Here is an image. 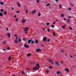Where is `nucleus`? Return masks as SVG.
I'll use <instances>...</instances> for the list:
<instances>
[{
  "label": "nucleus",
  "instance_id": "1",
  "mask_svg": "<svg viewBox=\"0 0 76 76\" xmlns=\"http://www.w3.org/2000/svg\"><path fill=\"white\" fill-rule=\"evenodd\" d=\"M28 30V28H27V27H26L23 30V31L24 32H27V31Z\"/></svg>",
  "mask_w": 76,
  "mask_h": 76
},
{
  "label": "nucleus",
  "instance_id": "2",
  "mask_svg": "<svg viewBox=\"0 0 76 76\" xmlns=\"http://www.w3.org/2000/svg\"><path fill=\"white\" fill-rule=\"evenodd\" d=\"M47 41V37H45L43 38V41Z\"/></svg>",
  "mask_w": 76,
  "mask_h": 76
},
{
  "label": "nucleus",
  "instance_id": "3",
  "mask_svg": "<svg viewBox=\"0 0 76 76\" xmlns=\"http://www.w3.org/2000/svg\"><path fill=\"white\" fill-rule=\"evenodd\" d=\"M55 64H56L57 66H60V64H59L58 63L57 61L55 62Z\"/></svg>",
  "mask_w": 76,
  "mask_h": 76
},
{
  "label": "nucleus",
  "instance_id": "4",
  "mask_svg": "<svg viewBox=\"0 0 76 76\" xmlns=\"http://www.w3.org/2000/svg\"><path fill=\"white\" fill-rule=\"evenodd\" d=\"M41 49H38L36 50V52H39V51H41Z\"/></svg>",
  "mask_w": 76,
  "mask_h": 76
},
{
  "label": "nucleus",
  "instance_id": "5",
  "mask_svg": "<svg viewBox=\"0 0 76 76\" xmlns=\"http://www.w3.org/2000/svg\"><path fill=\"white\" fill-rule=\"evenodd\" d=\"M24 47H25V48H29V46L27 45L26 44H25Z\"/></svg>",
  "mask_w": 76,
  "mask_h": 76
},
{
  "label": "nucleus",
  "instance_id": "6",
  "mask_svg": "<svg viewBox=\"0 0 76 76\" xmlns=\"http://www.w3.org/2000/svg\"><path fill=\"white\" fill-rule=\"evenodd\" d=\"M65 71H66V72H69V69H67V68H66L65 69Z\"/></svg>",
  "mask_w": 76,
  "mask_h": 76
},
{
  "label": "nucleus",
  "instance_id": "7",
  "mask_svg": "<svg viewBox=\"0 0 76 76\" xmlns=\"http://www.w3.org/2000/svg\"><path fill=\"white\" fill-rule=\"evenodd\" d=\"M32 41V39H29L28 41V44H30L31 43V42Z\"/></svg>",
  "mask_w": 76,
  "mask_h": 76
},
{
  "label": "nucleus",
  "instance_id": "8",
  "mask_svg": "<svg viewBox=\"0 0 76 76\" xmlns=\"http://www.w3.org/2000/svg\"><path fill=\"white\" fill-rule=\"evenodd\" d=\"M49 61L50 62V63H52L53 61V59H49Z\"/></svg>",
  "mask_w": 76,
  "mask_h": 76
},
{
  "label": "nucleus",
  "instance_id": "9",
  "mask_svg": "<svg viewBox=\"0 0 76 76\" xmlns=\"http://www.w3.org/2000/svg\"><path fill=\"white\" fill-rule=\"evenodd\" d=\"M61 73V72L60 71H58L56 72V74L58 75V74H60Z\"/></svg>",
  "mask_w": 76,
  "mask_h": 76
},
{
  "label": "nucleus",
  "instance_id": "10",
  "mask_svg": "<svg viewBox=\"0 0 76 76\" xmlns=\"http://www.w3.org/2000/svg\"><path fill=\"white\" fill-rule=\"evenodd\" d=\"M69 5H70V6H74V4H73V3H70L69 4Z\"/></svg>",
  "mask_w": 76,
  "mask_h": 76
},
{
  "label": "nucleus",
  "instance_id": "11",
  "mask_svg": "<svg viewBox=\"0 0 76 76\" xmlns=\"http://www.w3.org/2000/svg\"><path fill=\"white\" fill-rule=\"evenodd\" d=\"M35 42L36 44H38V41L37 39L35 40Z\"/></svg>",
  "mask_w": 76,
  "mask_h": 76
},
{
  "label": "nucleus",
  "instance_id": "12",
  "mask_svg": "<svg viewBox=\"0 0 76 76\" xmlns=\"http://www.w3.org/2000/svg\"><path fill=\"white\" fill-rule=\"evenodd\" d=\"M15 44H17V43H18V40H16V39L15 40Z\"/></svg>",
  "mask_w": 76,
  "mask_h": 76
},
{
  "label": "nucleus",
  "instance_id": "13",
  "mask_svg": "<svg viewBox=\"0 0 76 76\" xmlns=\"http://www.w3.org/2000/svg\"><path fill=\"white\" fill-rule=\"evenodd\" d=\"M64 14H62L61 15V17H64Z\"/></svg>",
  "mask_w": 76,
  "mask_h": 76
},
{
  "label": "nucleus",
  "instance_id": "14",
  "mask_svg": "<svg viewBox=\"0 0 76 76\" xmlns=\"http://www.w3.org/2000/svg\"><path fill=\"white\" fill-rule=\"evenodd\" d=\"M31 56V54L30 53H28L27 55V57H29V56Z\"/></svg>",
  "mask_w": 76,
  "mask_h": 76
},
{
  "label": "nucleus",
  "instance_id": "15",
  "mask_svg": "<svg viewBox=\"0 0 76 76\" xmlns=\"http://www.w3.org/2000/svg\"><path fill=\"white\" fill-rule=\"evenodd\" d=\"M7 35L9 37V38H10V33H9V34H7Z\"/></svg>",
  "mask_w": 76,
  "mask_h": 76
},
{
  "label": "nucleus",
  "instance_id": "16",
  "mask_svg": "<svg viewBox=\"0 0 76 76\" xmlns=\"http://www.w3.org/2000/svg\"><path fill=\"white\" fill-rule=\"evenodd\" d=\"M36 11H35V10H33V12H32V13L33 14H34V13H35V12H36Z\"/></svg>",
  "mask_w": 76,
  "mask_h": 76
},
{
  "label": "nucleus",
  "instance_id": "17",
  "mask_svg": "<svg viewBox=\"0 0 76 76\" xmlns=\"http://www.w3.org/2000/svg\"><path fill=\"white\" fill-rule=\"evenodd\" d=\"M49 25H50V23H46V25H47V26Z\"/></svg>",
  "mask_w": 76,
  "mask_h": 76
},
{
  "label": "nucleus",
  "instance_id": "18",
  "mask_svg": "<svg viewBox=\"0 0 76 76\" xmlns=\"http://www.w3.org/2000/svg\"><path fill=\"white\" fill-rule=\"evenodd\" d=\"M31 43L32 44H34V40H32L31 39Z\"/></svg>",
  "mask_w": 76,
  "mask_h": 76
},
{
  "label": "nucleus",
  "instance_id": "19",
  "mask_svg": "<svg viewBox=\"0 0 76 76\" xmlns=\"http://www.w3.org/2000/svg\"><path fill=\"white\" fill-rule=\"evenodd\" d=\"M25 22H26V20H23L22 21L23 23H25Z\"/></svg>",
  "mask_w": 76,
  "mask_h": 76
},
{
  "label": "nucleus",
  "instance_id": "20",
  "mask_svg": "<svg viewBox=\"0 0 76 76\" xmlns=\"http://www.w3.org/2000/svg\"><path fill=\"white\" fill-rule=\"evenodd\" d=\"M11 60H12V58H11V57H9V58H8V60L9 61Z\"/></svg>",
  "mask_w": 76,
  "mask_h": 76
},
{
  "label": "nucleus",
  "instance_id": "21",
  "mask_svg": "<svg viewBox=\"0 0 76 76\" xmlns=\"http://www.w3.org/2000/svg\"><path fill=\"white\" fill-rule=\"evenodd\" d=\"M4 15H6L7 14V12L4 11Z\"/></svg>",
  "mask_w": 76,
  "mask_h": 76
},
{
  "label": "nucleus",
  "instance_id": "22",
  "mask_svg": "<svg viewBox=\"0 0 76 76\" xmlns=\"http://www.w3.org/2000/svg\"><path fill=\"white\" fill-rule=\"evenodd\" d=\"M0 3L2 5H3V4H4V3H3V2H0Z\"/></svg>",
  "mask_w": 76,
  "mask_h": 76
},
{
  "label": "nucleus",
  "instance_id": "23",
  "mask_svg": "<svg viewBox=\"0 0 76 76\" xmlns=\"http://www.w3.org/2000/svg\"><path fill=\"white\" fill-rule=\"evenodd\" d=\"M36 66L37 67H39V64H37Z\"/></svg>",
  "mask_w": 76,
  "mask_h": 76
},
{
  "label": "nucleus",
  "instance_id": "24",
  "mask_svg": "<svg viewBox=\"0 0 76 76\" xmlns=\"http://www.w3.org/2000/svg\"><path fill=\"white\" fill-rule=\"evenodd\" d=\"M36 69H37V67H35L33 68V70H35Z\"/></svg>",
  "mask_w": 76,
  "mask_h": 76
},
{
  "label": "nucleus",
  "instance_id": "25",
  "mask_svg": "<svg viewBox=\"0 0 76 76\" xmlns=\"http://www.w3.org/2000/svg\"><path fill=\"white\" fill-rule=\"evenodd\" d=\"M53 37H55V36H56L55 35H56V33H53Z\"/></svg>",
  "mask_w": 76,
  "mask_h": 76
},
{
  "label": "nucleus",
  "instance_id": "26",
  "mask_svg": "<svg viewBox=\"0 0 76 76\" xmlns=\"http://www.w3.org/2000/svg\"><path fill=\"white\" fill-rule=\"evenodd\" d=\"M3 16V14H2V13H0V16Z\"/></svg>",
  "mask_w": 76,
  "mask_h": 76
},
{
  "label": "nucleus",
  "instance_id": "27",
  "mask_svg": "<svg viewBox=\"0 0 76 76\" xmlns=\"http://www.w3.org/2000/svg\"><path fill=\"white\" fill-rule=\"evenodd\" d=\"M6 41H4L3 42V44H6Z\"/></svg>",
  "mask_w": 76,
  "mask_h": 76
},
{
  "label": "nucleus",
  "instance_id": "28",
  "mask_svg": "<svg viewBox=\"0 0 76 76\" xmlns=\"http://www.w3.org/2000/svg\"><path fill=\"white\" fill-rule=\"evenodd\" d=\"M49 69H52V68H53V67L51 66H49Z\"/></svg>",
  "mask_w": 76,
  "mask_h": 76
},
{
  "label": "nucleus",
  "instance_id": "29",
  "mask_svg": "<svg viewBox=\"0 0 76 76\" xmlns=\"http://www.w3.org/2000/svg\"><path fill=\"white\" fill-rule=\"evenodd\" d=\"M47 31H48V32H50V29H47Z\"/></svg>",
  "mask_w": 76,
  "mask_h": 76
},
{
  "label": "nucleus",
  "instance_id": "30",
  "mask_svg": "<svg viewBox=\"0 0 76 76\" xmlns=\"http://www.w3.org/2000/svg\"><path fill=\"white\" fill-rule=\"evenodd\" d=\"M21 73H23V75H25V72H24L23 71H22V72H21Z\"/></svg>",
  "mask_w": 76,
  "mask_h": 76
},
{
  "label": "nucleus",
  "instance_id": "31",
  "mask_svg": "<svg viewBox=\"0 0 76 76\" xmlns=\"http://www.w3.org/2000/svg\"><path fill=\"white\" fill-rule=\"evenodd\" d=\"M36 2L37 3H39V0H37Z\"/></svg>",
  "mask_w": 76,
  "mask_h": 76
},
{
  "label": "nucleus",
  "instance_id": "32",
  "mask_svg": "<svg viewBox=\"0 0 76 76\" xmlns=\"http://www.w3.org/2000/svg\"><path fill=\"white\" fill-rule=\"evenodd\" d=\"M18 6L19 7H20V4H19V3H18Z\"/></svg>",
  "mask_w": 76,
  "mask_h": 76
},
{
  "label": "nucleus",
  "instance_id": "33",
  "mask_svg": "<svg viewBox=\"0 0 76 76\" xmlns=\"http://www.w3.org/2000/svg\"><path fill=\"white\" fill-rule=\"evenodd\" d=\"M19 42H20L21 41V39H20L18 40Z\"/></svg>",
  "mask_w": 76,
  "mask_h": 76
},
{
  "label": "nucleus",
  "instance_id": "34",
  "mask_svg": "<svg viewBox=\"0 0 76 76\" xmlns=\"http://www.w3.org/2000/svg\"><path fill=\"white\" fill-rule=\"evenodd\" d=\"M50 4H47L46 5L47 6H50Z\"/></svg>",
  "mask_w": 76,
  "mask_h": 76
},
{
  "label": "nucleus",
  "instance_id": "35",
  "mask_svg": "<svg viewBox=\"0 0 76 76\" xmlns=\"http://www.w3.org/2000/svg\"><path fill=\"white\" fill-rule=\"evenodd\" d=\"M16 13H20V12L19 11H16Z\"/></svg>",
  "mask_w": 76,
  "mask_h": 76
},
{
  "label": "nucleus",
  "instance_id": "36",
  "mask_svg": "<svg viewBox=\"0 0 76 76\" xmlns=\"http://www.w3.org/2000/svg\"><path fill=\"white\" fill-rule=\"evenodd\" d=\"M48 42H49L50 41V39H48L47 40Z\"/></svg>",
  "mask_w": 76,
  "mask_h": 76
},
{
  "label": "nucleus",
  "instance_id": "37",
  "mask_svg": "<svg viewBox=\"0 0 76 76\" xmlns=\"http://www.w3.org/2000/svg\"><path fill=\"white\" fill-rule=\"evenodd\" d=\"M7 50H10V48L7 47Z\"/></svg>",
  "mask_w": 76,
  "mask_h": 76
},
{
  "label": "nucleus",
  "instance_id": "38",
  "mask_svg": "<svg viewBox=\"0 0 76 76\" xmlns=\"http://www.w3.org/2000/svg\"><path fill=\"white\" fill-rule=\"evenodd\" d=\"M59 7H60L59 8H61V5L59 4Z\"/></svg>",
  "mask_w": 76,
  "mask_h": 76
},
{
  "label": "nucleus",
  "instance_id": "39",
  "mask_svg": "<svg viewBox=\"0 0 76 76\" xmlns=\"http://www.w3.org/2000/svg\"><path fill=\"white\" fill-rule=\"evenodd\" d=\"M46 72L47 73H49V72L48 70H47L46 71Z\"/></svg>",
  "mask_w": 76,
  "mask_h": 76
},
{
  "label": "nucleus",
  "instance_id": "40",
  "mask_svg": "<svg viewBox=\"0 0 76 76\" xmlns=\"http://www.w3.org/2000/svg\"><path fill=\"white\" fill-rule=\"evenodd\" d=\"M6 30L7 31H9V28H6Z\"/></svg>",
  "mask_w": 76,
  "mask_h": 76
},
{
  "label": "nucleus",
  "instance_id": "41",
  "mask_svg": "<svg viewBox=\"0 0 76 76\" xmlns=\"http://www.w3.org/2000/svg\"><path fill=\"white\" fill-rule=\"evenodd\" d=\"M69 29H71V30H72V28L71 27H69Z\"/></svg>",
  "mask_w": 76,
  "mask_h": 76
},
{
  "label": "nucleus",
  "instance_id": "42",
  "mask_svg": "<svg viewBox=\"0 0 76 76\" xmlns=\"http://www.w3.org/2000/svg\"><path fill=\"white\" fill-rule=\"evenodd\" d=\"M35 64V62H32L31 63V64Z\"/></svg>",
  "mask_w": 76,
  "mask_h": 76
},
{
  "label": "nucleus",
  "instance_id": "43",
  "mask_svg": "<svg viewBox=\"0 0 76 76\" xmlns=\"http://www.w3.org/2000/svg\"><path fill=\"white\" fill-rule=\"evenodd\" d=\"M39 69V67H37V70H38Z\"/></svg>",
  "mask_w": 76,
  "mask_h": 76
},
{
  "label": "nucleus",
  "instance_id": "44",
  "mask_svg": "<svg viewBox=\"0 0 76 76\" xmlns=\"http://www.w3.org/2000/svg\"><path fill=\"white\" fill-rule=\"evenodd\" d=\"M38 15L39 16H41V13H39V14H38Z\"/></svg>",
  "mask_w": 76,
  "mask_h": 76
},
{
  "label": "nucleus",
  "instance_id": "45",
  "mask_svg": "<svg viewBox=\"0 0 76 76\" xmlns=\"http://www.w3.org/2000/svg\"><path fill=\"white\" fill-rule=\"evenodd\" d=\"M68 9V10H72V9L70 8H69Z\"/></svg>",
  "mask_w": 76,
  "mask_h": 76
},
{
  "label": "nucleus",
  "instance_id": "46",
  "mask_svg": "<svg viewBox=\"0 0 76 76\" xmlns=\"http://www.w3.org/2000/svg\"><path fill=\"white\" fill-rule=\"evenodd\" d=\"M54 26H53V25H52L51 26V27H52V28H54Z\"/></svg>",
  "mask_w": 76,
  "mask_h": 76
},
{
  "label": "nucleus",
  "instance_id": "47",
  "mask_svg": "<svg viewBox=\"0 0 76 76\" xmlns=\"http://www.w3.org/2000/svg\"><path fill=\"white\" fill-rule=\"evenodd\" d=\"M53 24H56V22H53Z\"/></svg>",
  "mask_w": 76,
  "mask_h": 76
},
{
  "label": "nucleus",
  "instance_id": "48",
  "mask_svg": "<svg viewBox=\"0 0 76 76\" xmlns=\"http://www.w3.org/2000/svg\"><path fill=\"white\" fill-rule=\"evenodd\" d=\"M23 40L24 41H25V38H23Z\"/></svg>",
  "mask_w": 76,
  "mask_h": 76
},
{
  "label": "nucleus",
  "instance_id": "49",
  "mask_svg": "<svg viewBox=\"0 0 76 76\" xmlns=\"http://www.w3.org/2000/svg\"><path fill=\"white\" fill-rule=\"evenodd\" d=\"M0 11H1V12H3V10L1 9L0 10Z\"/></svg>",
  "mask_w": 76,
  "mask_h": 76
},
{
  "label": "nucleus",
  "instance_id": "50",
  "mask_svg": "<svg viewBox=\"0 0 76 76\" xmlns=\"http://www.w3.org/2000/svg\"><path fill=\"white\" fill-rule=\"evenodd\" d=\"M70 22V20L68 19L67 21V22Z\"/></svg>",
  "mask_w": 76,
  "mask_h": 76
},
{
  "label": "nucleus",
  "instance_id": "51",
  "mask_svg": "<svg viewBox=\"0 0 76 76\" xmlns=\"http://www.w3.org/2000/svg\"><path fill=\"white\" fill-rule=\"evenodd\" d=\"M15 37H18V36L17 35L15 34Z\"/></svg>",
  "mask_w": 76,
  "mask_h": 76
},
{
  "label": "nucleus",
  "instance_id": "52",
  "mask_svg": "<svg viewBox=\"0 0 76 76\" xmlns=\"http://www.w3.org/2000/svg\"><path fill=\"white\" fill-rule=\"evenodd\" d=\"M70 57L71 58H73V57L72 56L70 55Z\"/></svg>",
  "mask_w": 76,
  "mask_h": 76
},
{
  "label": "nucleus",
  "instance_id": "53",
  "mask_svg": "<svg viewBox=\"0 0 76 76\" xmlns=\"http://www.w3.org/2000/svg\"><path fill=\"white\" fill-rule=\"evenodd\" d=\"M55 1L56 2H58V0H55Z\"/></svg>",
  "mask_w": 76,
  "mask_h": 76
},
{
  "label": "nucleus",
  "instance_id": "54",
  "mask_svg": "<svg viewBox=\"0 0 76 76\" xmlns=\"http://www.w3.org/2000/svg\"><path fill=\"white\" fill-rule=\"evenodd\" d=\"M62 28L64 29L65 28V27L63 26H62Z\"/></svg>",
  "mask_w": 76,
  "mask_h": 76
},
{
  "label": "nucleus",
  "instance_id": "55",
  "mask_svg": "<svg viewBox=\"0 0 76 76\" xmlns=\"http://www.w3.org/2000/svg\"><path fill=\"white\" fill-rule=\"evenodd\" d=\"M72 18V17L71 16L68 17V18Z\"/></svg>",
  "mask_w": 76,
  "mask_h": 76
},
{
  "label": "nucleus",
  "instance_id": "56",
  "mask_svg": "<svg viewBox=\"0 0 76 76\" xmlns=\"http://www.w3.org/2000/svg\"><path fill=\"white\" fill-rule=\"evenodd\" d=\"M26 13H28V10H26Z\"/></svg>",
  "mask_w": 76,
  "mask_h": 76
},
{
  "label": "nucleus",
  "instance_id": "57",
  "mask_svg": "<svg viewBox=\"0 0 76 76\" xmlns=\"http://www.w3.org/2000/svg\"><path fill=\"white\" fill-rule=\"evenodd\" d=\"M15 20H16V21H18V19H16Z\"/></svg>",
  "mask_w": 76,
  "mask_h": 76
},
{
  "label": "nucleus",
  "instance_id": "58",
  "mask_svg": "<svg viewBox=\"0 0 76 76\" xmlns=\"http://www.w3.org/2000/svg\"><path fill=\"white\" fill-rule=\"evenodd\" d=\"M12 10H14V8H13V7H12Z\"/></svg>",
  "mask_w": 76,
  "mask_h": 76
},
{
  "label": "nucleus",
  "instance_id": "59",
  "mask_svg": "<svg viewBox=\"0 0 76 76\" xmlns=\"http://www.w3.org/2000/svg\"><path fill=\"white\" fill-rule=\"evenodd\" d=\"M14 17H15V18H16V15H15L14 16Z\"/></svg>",
  "mask_w": 76,
  "mask_h": 76
},
{
  "label": "nucleus",
  "instance_id": "60",
  "mask_svg": "<svg viewBox=\"0 0 76 76\" xmlns=\"http://www.w3.org/2000/svg\"><path fill=\"white\" fill-rule=\"evenodd\" d=\"M64 20H66V18H64Z\"/></svg>",
  "mask_w": 76,
  "mask_h": 76
},
{
  "label": "nucleus",
  "instance_id": "61",
  "mask_svg": "<svg viewBox=\"0 0 76 76\" xmlns=\"http://www.w3.org/2000/svg\"><path fill=\"white\" fill-rule=\"evenodd\" d=\"M65 55L66 56H67V54H66V53H65Z\"/></svg>",
  "mask_w": 76,
  "mask_h": 76
},
{
  "label": "nucleus",
  "instance_id": "62",
  "mask_svg": "<svg viewBox=\"0 0 76 76\" xmlns=\"http://www.w3.org/2000/svg\"><path fill=\"white\" fill-rule=\"evenodd\" d=\"M52 64H54V63L52 62Z\"/></svg>",
  "mask_w": 76,
  "mask_h": 76
},
{
  "label": "nucleus",
  "instance_id": "63",
  "mask_svg": "<svg viewBox=\"0 0 76 76\" xmlns=\"http://www.w3.org/2000/svg\"><path fill=\"white\" fill-rule=\"evenodd\" d=\"M27 33V31H26V32L25 33V34H26Z\"/></svg>",
  "mask_w": 76,
  "mask_h": 76
},
{
  "label": "nucleus",
  "instance_id": "64",
  "mask_svg": "<svg viewBox=\"0 0 76 76\" xmlns=\"http://www.w3.org/2000/svg\"><path fill=\"white\" fill-rule=\"evenodd\" d=\"M43 30L44 31H45V28H43Z\"/></svg>",
  "mask_w": 76,
  "mask_h": 76
}]
</instances>
